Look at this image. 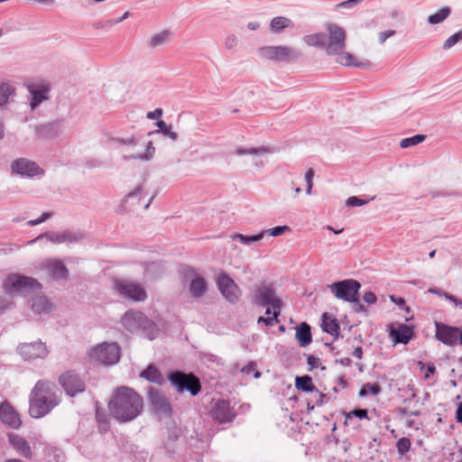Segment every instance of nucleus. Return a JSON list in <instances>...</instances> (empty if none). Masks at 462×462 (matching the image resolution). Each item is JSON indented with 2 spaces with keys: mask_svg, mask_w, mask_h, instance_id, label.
I'll list each match as a JSON object with an SVG mask.
<instances>
[{
  "mask_svg": "<svg viewBox=\"0 0 462 462\" xmlns=\"http://www.w3.org/2000/svg\"><path fill=\"white\" fill-rule=\"evenodd\" d=\"M217 285L226 300L231 303L238 301L241 291L230 276L225 273L218 274Z\"/></svg>",
  "mask_w": 462,
  "mask_h": 462,
  "instance_id": "nucleus-13",
  "label": "nucleus"
},
{
  "mask_svg": "<svg viewBox=\"0 0 462 462\" xmlns=\"http://www.w3.org/2000/svg\"><path fill=\"white\" fill-rule=\"evenodd\" d=\"M41 287L37 280L20 274H11L4 282L5 291L10 295L28 294Z\"/></svg>",
  "mask_w": 462,
  "mask_h": 462,
  "instance_id": "nucleus-6",
  "label": "nucleus"
},
{
  "mask_svg": "<svg viewBox=\"0 0 462 462\" xmlns=\"http://www.w3.org/2000/svg\"><path fill=\"white\" fill-rule=\"evenodd\" d=\"M0 420L14 429H17L21 425L18 413L7 402L0 405Z\"/></svg>",
  "mask_w": 462,
  "mask_h": 462,
  "instance_id": "nucleus-22",
  "label": "nucleus"
},
{
  "mask_svg": "<svg viewBox=\"0 0 462 462\" xmlns=\"http://www.w3.org/2000/svg\"><path fill=\"white\" fill-rule=\"evenodd\" d=\"M353 310L355 312H365L366 308L359 301L358 297L356 296V301L354 302Z\"/></svg>",
  "mask_w": 462,
  "mask_h": 462,
  "instance_id": "nucleus-58",
  "label": "nucleus"
},
{
  "mask_svg": "<svg viewBox=\"0 0 462 462\" xmlns=\"http://www.w3.org/2000/svg\"><path fill=\"white\" fill-rule=\"evenodd\" d=\"M411 445V440L409 438H406V437L401 438L396 443L398 453L400 455H404L405 453H407L410 450Z\"/></svg>",
  "mask_w": 462,
  "mask_h": 462,
  "instance_id": "nucleus-43",
  "label": "nucleus"
},
{
  "mask_svg": "<svg viewBox=\"0 0 462 462\" xmlns=\"http://www.w3.org/2000/svg\"><path fill=\"white\" fill-rule=\"evenodd\" d=\"M92 363H98L104 365H110L117 363L120 358V347L116 343H106L97 345L88 353Z\"/></svg>",
  "mask_w": 462,
  "mask_h": 462,
  "instance_id": "nucleus-7",
  "label": "nucleus"
},
{
  "mask_svg": "<svg viewBox=\"0 0 462 462\" xmlns=\"http://www.w3.org/2000/svg\"><path fill=\"white\" fill-rule=\"evenodd\" d=\"M350 415H354L355 417L359 418V419H365V418H367L368 413H367V411L365 409H356V410L350 411L348 416H350Z\"/></svg>",
  "mask_w": 462,
  "mask_h": 462,
  "instance_id": "nucleus-56",
  "label": "nucleus"
},
{
  "mask_svg": "<svg viewBox=\"0 0 462 462\" xmlns=\"http://www.w3.org/2000/svg\"><path fill=\"white\" fill-rule=\"evenodd\" d=\"M24 86L30 94L28 104L32 111L50 99L51 84L48 80L35 78L26 81Z\"/></svg>",
  "mask_w": 462,
  "mask_h": 462,
  "instance_id": "nucleus-5",
  "label": "nucleus"
},
{
  "mask_svg": "<svg viewBox=\"0 0 462 462\" xmlns=\"http://www.w3.org/2000/svg\"><path fill=\"white\" fill-rule=\"evenodd\" d=\"M296 338L300 346L305 347L309 346L312 341L310 326L302 322L296 328Z\"/></svg>",
  "mask_w": 462,
  "mask_h": 462,
  "instance_id": "nucleus-26",
  "label": "nucleus"
},
{
  "mask_svg": "<svg viewBox=\"0 0 462 462\" xmlns=\"http://www.w3.org/2000/svg\"><path fill=\"white\" fill-rule=\"evenodd\" d=\"M15 93V88L7 83H0V106L7 103L9 97Z\"/></svg>",
  "mask_w": 462,
  "mask_h": 462,
  "instance_id": "nucleus-38",
  "label": "nucleus"
},
{
  "mask_svg": "<svg viewBox=\"0 0 462 462\" xmlns=\"http://www.w3.org/2000/svg\"><path fill=\"white\" fill-rule=\"evenodd\" d=\"M381 392V387L378 383H365L359 392L360 396H365L368 393L377 395Z\"/></svg>",
  "mask_w": 462,
  "mask_h": 462,
  "instance_id": "nucleus-42",
  "label": "nucleus"
},
{
  "mask_svg": "<svg viewBox=\"0 0 462 462\" xmlns=\"http://www.w3.org/2000/svg\"><path fill=\"white\" fill-rule=\"evenodd\" d=\"M143 193L144 189L143 185H138L133 191L129 192L122 200V211H134L139 206H143L144 209H147L151 205L152 199H154L155 195L152 196L146 203L143 204L142 199Z\"/></svg>",
  "mask_w": 462,
  "mask_h": 462,
  "instance_id": "nucleus-14",
  "label": "nucleus"
},
{
  "mask_svg": "<svg viewBox=\"0 0 462 462\" xmlns=\"http://www.w3.org/2000/svg\"><path fill=\"white\" fill-rule=\"evenodd\" d=\"M361 288L358 281L353 279H346L340 282H335L328 285V289L338 300L347 302L356 301V296Z\"/></svg>",
  "mask_w": 462,
  "mask_h": 462,
  "instance_id": "nucleus-9",
  "label": "nucleus"
},
{
  "mask_svg": "<svg viewBox=\"0 0 462 462\" xmlns=\"http://www.w3.org/2000/svg\"><path fill=\"white\" fill-rule=\"evenodd\" d=\"M115 291L125 299L134 301H143L147 293L142 284L128 280L117 279L114 281Z\"/></svg>",
  "mask_w": 462,
  "mask_h": 462,
  "instance_id": "nucleus-12",
  "label": "nucleus"
},
{
  "mask_svg": "<svg viewBox=\"0 0 462 462\" xmlns=\"http://www.w3.org/2000/svg\"><path fill=\"white\" fill-rule=\"evenodd\" d=\"M367 202H368V200L359 199L355 196L349 197L346 201V205L350 206V207H361V206L365 205Z\"/></svg>",
  "mask_w": 462,
  "mask_h": 462,
  "instance_id": "nucleus-48",
  "label": "nucleus"
},
{
  "mask_svg": "<svg viewBox=\"0 0 462 462\" xmlns=\"http://www.w3.org/2000/svg\"><path fill=\"white\" fill-rule=\"evenodd\" d=\"M17 350L20 356L28 361L37 358L43 359L49 354V350L42 341L20 344Z\"/></svg>",
  "mask_w": 462,
  "mask_h": 462,
  "instance_id": "nucleus-15",
  "label": "nucleus"
},
{
  "mask_svg": "<svg viewBox=\"0 0 462 462\" xmlns=\"http://www.w3.org/2000/svg\"><path fill=\"white\" fill-rule=\"evenodd\" d=\"M243 373H245L246 374H250L251 373H254V377L258 379L261 377V373L256 370V365L254 363H250L246 366H245L242 369Z\"/></svg>",
  "mask_w": 462,
  "mask_h": 462,
  "instance_id": "nucleus-49",
  "label": "nucleus"
},
{
  "mask_svg": "<svg viewBox=\"0 0 462 462\" xmlns=\"http://www.w3.org/2000/svg\"><path fill=\"white\" fill-rule=\"evenodd\" d=\"M39 135L46 138H54L62 132V125L59 121L39 125L36 129Z\"/></svg>",
  "mask_w": 462,
  "mask_h": 462,
  "instance_id": "nucleus-24",
  "label": "nucleus"
},
{
  "mask_svg": "<svg viewBox=\"0 0 462 462\" xmlns=\"http://www.w3.org/2000/svg\"><path fill=\"white\" fill-rule=\"evenodd\" d=\"M451 14V9L448 6L442 7L437 13L430 14L428 17V23L430 24H438L445 21Z\"/></svg>",
  "mask_w": 462,
  "mask_h": 462,
  "instance_id": "nucleus-36",
  "label": "nucleus"
},
{
  "mask_svg": "<svg viewBox=\"0 0 462 462\" xmlns=\"http://www.w3.org/2000/svg\"><path fill=\"white\" fill-rule=\"evenodd\" d=\"M8 441L19 456L24 458H31L32 457V447L23 437L12 432L8 434Z\"/></svg>",
  "mask_w": 462,
  "mask_h": 462,
  "instance_id": "nucleus-21",
  "label": "nucleus"
},
{
  "mask_svg": "<svg viewBox=\"0 0 462 462\" xmlns=\"http://www.w3.org/2000/svg\"><path fill=\"white\" fill-rule=\"evenodd\" d=\"M32 309L37 314L47 313L51 310V305L44 296H35L32 300Z\"/></svg>",
  "mask_w": 462,
  "mask_h": 462,
  "instance_id": "nucleus-33",
  "label": "nucleus"
},
{
  "mask_svg": "<svg viewBox=\"0 0 462 462\" xmlns=\"http://www.w3.org/2000/svg\"><path fill=\"white\" fill-rule=\"evenodd\" d=\"M258 52L261 57L273 61L291 62L300 56L299 51L285 45L264 46L260 48Z\"/></svg>",
  "mask_w": 462,
  "mask_h": 462,
  "instance_id": "nucleus-10",
  "label": "nucleus"
},
{
  "mask_svg": "<svg viewBox=\"0 0 462 462\" xmlns=\"http://www.w3.org/2000/svg\"><path fill=\"white\" fill-rule=\"evenodd\" d=\"M169 381L179 393L186 391L195 396L201 389L199 380L192 374L175 371L169 375Z\"/></svg>",
  "mask_w": 462,
  "mask_h": 462,
  "instance_id": "nucleus-8",
  "label": "nucleus"
},
{
  "mask_svg": "<svg viewBox=\"0 0 462 462\" xmlns=\"http://www.w3.org/2000/svg\"><path fill=\"white\" fill-rule=\"evenodd\" d=\"M211 415L214 420H217L219 423H226L234 420L236 412L230 406L229 402L219 400L214 404Z\"/></svg>",
  "mask_w": 462,
  "mask_h": 462,
  "instance_id": "nucleus-19",
  "label": "nucleus"
},
{
  "mask_svg": "<svg viewBox=\"0 0 462 462\" xmlns=\"http://www.w3.org/2000/svg\"><path fill=\"white\" fill-rule=\"evenodd\" d=\"M51 216V213H49V212H45V213L42 214V216H41L39 218L34 219V220H30V221L28 222V224H29L30 226H37V225H39V224H41V223L44 222L45 220H47Z\"/></svg>",
  "mask_w": 462,
  "mask_h": 462,
  "instance_id": "nucleus-54",
  "label": "nucleus"
},
{
  "mask_svg": "<svg viewBox=\"0 0 462 462\" xmlns=\"http://www.w3.org/2000/svg\"><path fill=\"white\" fill-rule=\"evenodd\" d=\"M237 43V38L234 34L228 35L225 40V47L226 49H233Z\"/></svg>",
  "mask_w": 462,
  "mask_h": 462,
  "instance_id": "nucleus-53",
  "label": "nucleus"
},
{
  "mask_svg": "<svg viewBox=\"0 0 462 462\" xmlns=\"http://www.w3.org/2000/svg\"><path fill=\"white\" fill-rule=\"evenodd\" d=\"M326 30L328 35L325 45L328 55H336L337 62L344 66H354L363 69L371 67L369 60L357 61L352 54L345 51L346 33L341 26L336 23H328L326 26Z\"/></svg>",
  "mask_w": 462,
  "mask_h": 462,
  "instance_id": "nucleus-3",
  "label": "nucleus"
},
{
  "mask_svg": "<svg viewBox=\"0 0 462 462\" xmlns=\"http://www.w3.org/2000/svg\"><path fill=\"white\" fill-rule=\"evenodd\" d=\"M111 416L119 422H129L136 419L143 410L142 396L128 386L116 387L108 402Z\"/></svg>",
  "mask_w": 462,
  "mask_h": 462,
  "instance_id": "nucleus-1",
  "label": "nucleus"
},
{
  "mask_svg": "<svg viewBox=\"0 0 462 462\" xmlns=\"http://www.w3.org/2000/svg\"><path fill=\"white\" fill-rule=\"evenodd\" d=\"M263 237V233H259L254 236H245L242 234H236L232 236L233 240H238L241 244L250 245L253 242L260 241Z\"/></svg>",
  "mask_w": 462,
  "mask_h": 462,
  "instance_id": "nucleus-39",
  "label": "nucleus"
},
{
  "mask_svg": "<svg viewBox=\"0 0 462 462\" xmlns=\"http://www.w3.org/2000/svg\"><path fill=\"white\" fill-rule=\"evenodd\" d=\"M45 237L48 238L53 244H62L64 243V233H46L44 235Z\"/></svg>",
  "mask_w": 462,
  "mask_h": 462,
  "instance_id": "nucleus-47",
  "label": "nucleus"
},
{
  "mask_svg": "<svg viewBox=\"0 0 462 462\" xmlns=\"http://www.w3.org/2000/svg\"><path fill=\"white\" fill-rule=\"evenodd\" d=\"M294 27L293 22L285 16H276L270 22V32L273 33H281L286 29Z\"/></svg>",
  "mask_w": 462,
  "mask_h": 462,
  "instance_id": "nucleus-25",
  "label": "nucleus"
},
{
  "mask_svg": "<svg viewBox=\"0 0 462 462\" xmlns=\"http://www.w3.org/2000/svg\"><path fill=\"white\" fill-rule=\"evenodd\" d=\"M308 364L312 367V368H316L318 367L319 364V358L318 357H315L314 356H310L308 357Z\"/></svg>",
  "mask_w": 462,
  "mask_h": 462,
  "instance_id": "nucleus-60",
  "label": "nucleus"
},
{
  "mask_svg": "<svg viewBox=\"0 0 462 462\" xmlns=\"http://www.w3.org/2000/svg\"><path fill=\"white\" fill-rule=\"evenodd\" d=\"M326 41H327V34L322 32L313 33L305 35L303 37V42L312 47H318L324 49L326 51Z\"/></svg>",
  "mask_w": 462,
  "mask_h": 462,
  "instance_id": "nucleus-32",
  "label": "nucleus"
},
{
  "mask_svg": "<svg viewBox=\"0 0 462 462\" xmlns=\"http://www.w3.org/2000/svg\"><path fill=\"white\" fill-rule=\"evenodd\" d=\"M439 295H443L448 300L451 301L454 303V305L462 310V300L455 297L454 295L452 294H449L448 292H442V293H439Z\"/></svg>",
  "mask_w": 462,
  "mask_h": 462,
  "instance_id": "nucleus-50",
  "label": "nucleus"
},
{
  "mask_svg": "<svg viewBox=\"0 0 462 462\" xmlns=\"http://www.w3.org/2000/svg\"><path fill=\"white\" fill-rule=\"evenodd\" d=\"M140 376L157 384H162L164 382L163 375L153 365H148V367L140 374Z\"/></svg>",
  "mask_w": 462,
  "mask_h": 462,
  "instance_id": "nucleus-31",
  "label": "nucleus"
},
{
  "mask_svg": "<svg viewBox=\"0 0 462 462\" xmlns=\"http://www.w3.org/2000/svg\"><path fill=\"white\" fill-rule=\"evenodd\" d=\"M269 152V149L266 147H258V148H236L235 151V154L241 156V155H259L263 153Z\"/></svg>",
  "mask_w": 462,
  "mask_h": 462,
  "instance_id": "nucleus-40",
  "label": "nucleus"
},
{
  "mask_svg": "<svg viewBox=\"0 0 462 462\" xmlns=\"http://www.w3.org/2000/svg\"><path fill=\"white\" fill-rule=\"evenodd\" d=\"M257 322L263 323L266 326L273 327L274 324L278 323L279 320H278V316L273 315V317H267V318L259 317Z\"/></svg>",
  "mask_w": 462,
  "mask_h": 462,
  "instance_id": "nucleus-51",
  "label": "nucleus"
},
{
  "mask_svg": "<svg viewBox=\"0 0 462 462\" xmlns=\"http://www.w3.org/2000/svg\"><path fill=\"white\" fill-rule=\"evenodd\" d=\"M402 413L406 416H419L420 412L417 411H411L408 408H404L402 411Z\"/></svg>",
  "mask_w": 462,
  "mask_h": 462,
  "instance_id": "nucleus-61",
  "label": "nucleus"
},
{
  "mask_svg": "<svg viewBox=\"0 0 462 462\" xmlns=\"http://www.w3.org/2000/svg\"><path fill=\"white\" fill-rule=\"evenodd\" d=\"M456 419L458 423H462V402L457 406L456 411Z\"/></svg>",
  "mask_w": 462,
  "mask_h": 462,
  "instance_id": "nucleus-62",
  "label": "nucleus"
},
{
  "mask_svg": "<svg viewBox=\"0 0 462 462\" xmlns=\"http://www.w3.org/2000/svg\"><path fill=\"white\" fill-rule=\"evenodd\" d=\"M61 393L51 381L39 380L29 395V414L40 419L49 414L60 402Z\"/></svg>",
  "mask_w": 462,
  "mask_h": 462,
  "instance_id": "nucleus-2",
  "label": "nucleus"
},
{
  "mask_svg": "<svg viewBox=\"0 0 462 462\" xmlns=\"http://www.w3.org/2000/svg\"><path fill=\"white\" fill-rule=\"evenodd\" d=\"M295 386L297 389L306 393L317 391L316 386L312 383L311 377L309 375L297 376L295 380Z\"/></svg>",
  "mask_w": 462,
  "mask_h": 462,
  "instance_id": "nucleus-35",
  "label": "nucleus"
},
{
  "mask_svg": "<svg viewBox=\"0 0 462 462\" xmlns=\"http://www.w3.org/2000/svg\"><path fill=\"white\" fill-rule=\"evenodd\" d=\"M363 300H365V302H366L367 304H374L376 302L377 300V298H376V295L372 292V291H366L365 294H364V297H363Z\"/></svg>",
  "mask_w": 462,
  "mask_h": 462,
  "instance_id": "nucleus-55",
  "label": "nucleus"
},
{
  "mask_svg": "<svg viewBox=\"0 0 462 462\" xmlns=\"http://www.w3.org/2000/svg\"><path fill=\"white\" fill-rule=\"evenodd\" d=\"M158 126V130L154 133H162L164 136L171 139L172 141H176L178 138V134L172 130L171 125H167L166 123L162 120H160L156 123Z\"/></svg>",
  "mask_w": 462,
  "mask_h": 462,
  "instance_id": "nucleus-37",
  "label": "nucleus"
},
{
  "mask_svg": "<svg viewBox=\"0 0 462 462\" xmlns=\"http://www.w3.org/2000/svg\"><path fill=\"white\" fill-rule=\"evenodd\" d=\"M162 115V108H156L153 111L148 112L147 118L151 120L158 119Z\"/></svg>",
  "mask_w": 462,
  "mask_h": 462,
  "instance_id": "nucleus-57",
  "label": "nucleus"
},
{
  "mask_svg": "<svg viewBox=\"0 0 462 462\" xmlns=\"http://www.w3.org/2000/svg\"><path fill=\"white\" fill-rule=\"evenodd\" d=\"M118 142L122 144L134 146L137 143V140L134 137H129V138H122L118 140Z\"/></svg>",
  "mask_w": 462,
  "mask_h": 462,
  "instance_id": "nucleus-59",
  "label": "nucleus"
},
{
  "mask_svg": "<svg viewBox=\"0 0 462 462\" xmlns=\"http://www.w3.org/2000/svg\"><path fill=\"white\" fill-rule=\"evenodd\" d=\"M11 168L13 172L29 178L43 175L44 173V171L36 162L25 158H20L13 162Z\"/></svg>",
  "mask_w": 462,
  "mask_h": 462,
  "instance_id": "nucleus-17",
  "label": "nucleus"
},
{
  "mask_svg": "<svg viewBox=\"0 0 462 462\" xmlns=\"http://www.w3.org/2000/svg\"><path fill=\"white\" fill-rule=\"evenodd\" d=\"M426 139L424 134H416L411 137L404 138L401 141L400 146L402 148H409L422 143Z\"/></svg>",
  "mask_w": 462,
  "mask_h": 462,
  "instance_id": "nucleus-41",
  "label": "nucleus"
},
{
  "mask_svg": "<svg viewBox=\"0 0 462 462\" xmlns=\"http://www.w3.org/2000/svg\"><path fill=\"white\" fill-rule=\"evenodd\" d=\"M391 335L394 337L395 343L407 344L412 337V328L407 325H401L398 329H392Z\"/></svg>",
  "mask_w": 462,
  "mask_h": 462,
  "instance_id": "nucleus-28",
  "label": "nucleus"
},
{
  "mask_svg": "<svg viewBox=\"0 0 462 462\" xmlns=\"http://www.w3.org/2000/svg\"><path fill=\"white\" fill-rule=\"evenodd\" d=\"M247 27L252 31H255L260 28V23L258 22H250L248 23Z\"/></svg>",
  "mask_w": 462,
  "mask_h": 462,
  "instance_id": "nucleus-64",
  "label": "nucleus"
},
{
  "mask_svg": "<svg viewBox=\"0 0 462 462\" xmlns=\"http://www.w3.org/2000/svg\"><path fill=\"white\" fill-rule=\"evenodd\" d=\"M459 41H462V31H459V32L454 33L453 35H451L450 37H448L443 43V49L448 50L451 47H453Z\"/></svg>",
  "mask_w": 462,
  "mask_h": 462,
  "instance_id": "nucleus-45",
  "label": "nucleus"
},
{
  "mask_svg": "<svg viewBox=\"0 0 462 462\" xmlns=\"http://www.w3.org/2000/svg\"><path fill=\"white\" fill-rule=\"evenodd\" d=\"M171 32L163 30L158 33L153 34L147 42V46L151 49H155L160 46L167 44L171 38Z\"/></svg>",
  "mask_w": 462,
  "mask_h": 462,
  "instance_id": "nucleus-29",
  "label": "nucleus"
},
{
  "mask_svg": "<svg viewBox=\"0 0 462 462\" xmlns=\"http://www.w3.org/2000/svg\"><path fill=\"white\" fill-rule=\"evenodd\" d=\"M321 327L323 331L326 333L330 334L331 336L335 337L336 338L339 336V324L337 320L335 318H332L328 313H324L322 315V323Z\"/></svg>",
  "mask_w": 462,
  "mask_h": 462,
  "instance_id": "nucleus-27",
  "label": "nucleus"
},
{
  "mask_svg": "<svg viewBox=\"0 0 462 462\" xmlns=\"http://www.w3.org/2000/svg\"><path fill=\"white\" fill-rule=\"evenodd\" d=\"M436 337L439 341L448 346H454L457 344L461 332L459 328L448 327L438 322L436 323Z\"/></svg>",
  "mask_w": 462,
  "mask_h": 462,
  "instance_id": "nucleus-20",
  "label": "nucleus"
},
{
  "mask_svg": "<svg viewBox=\"0 0 462 462\" xmlns=\"http://www.w3.org/2000/svg\"><path fill=\"white\" fill-rule=\"evenodd\" d=\"M64 243H76L80 241L84 236L83 234L78 232H70V231H64Z\"/></svg>",
  "mask_w": 462,
  "mask_h": 462,
  "instance_id": "nucleus-46",
  "label": "nucleus"
},
{
  "mask_svg": "<svg viewBox=\"0 0 462 462\" xmlns=\"http://www.w3.org/2000/svg\"><path fill=\"white\" fill-rule=\"evenodd\" d=\"M291 228L289 226H279L270 229L263 230L260 233L267 234L272 236H279L284 234L286 231H290Z\"/></svg>",
  "mask_w": 462,
  "mask_h": 462,
  "instance_id": "nucleus-44",
  "label": "nucleus"
},
{
  "mask_svg": "<svg viewBox=\"0 0 462 462\" xmlns=\"http://www.w3.org/2000/svg\"><path fill=\"white\" fill-rule=\"evenodd\" d=\"M393 35H395L394 30H386V31L381 32L378 34V42L380 44H383L388 38H390Z\"/></svg>",
  "mask_w": 462,
  "mask_h": 462,
  "instance_id": "nucleus-52",
  "label": "nucleus"
},
{
  "mask_svg": "<svg viewBox=\"0 0 462 462\" xmlns=\"http://www.w3.org/2000/svg\"><path fill=\"white\" fill-rule=\"evenodd\" d=\"M47 269L54 279H66L69 271L60 261H51L47 263Z\"/></svg>",
  "mask_w": 462,
  "mask_h": 462,
  "instance_id": "nucleus-30",
  "label": "nucleus"
},
{
  "mask_svg": "<svg viewBox=\"0 0 462 462\" xmlns=\"http://www.w3.org/2000/svg\"><path fill=\"white\" fill-rule=\"evenodd\" d=\"M121 323L126 330L130 332L142 331L149 339H153L158 334L157 327L153 321L141 311L134 310L126 311L121 318Z\"/></svg>",
  "mask_w": 462,
  "mask_h": 462,
  "instance_id": "nucleus-4",
  "label": "nucleus"
},
{
  "mask_svg": "<svg viewBox=\"0 0 462 462\" xmlns=\"http://www.w3.org/2000/svg\"><path fill=\"white\" fill-rule=\"evenodd\" d=\"M149 401L157 413L164 417L171 415V406L163 393L159 390L151 388L149 391Z\"/></svg>",
  "mask_w": 462,
  "mask_h": 462,
  "instance_id": "nucleus-18",
  "label": "nucleus"
},
{
  "mask_svg": "<svg viewBox=\"0 0 462 462\" xmlns=\"http://www.w3.org/2000/svg\"><path fill=\"white\" fill-rule=\"evenodd\" d=\"M59 383L68 395L73 397L85 391V383L75 373L69 371L59 376Z\"/></svg>",
  "mask_w": 462,
  "mask_h": 462,
  "instance_id": "nucleus-16",
  "label": "nucleus"
},
{
  "mask_svg": "<svg viewBox=\"0 0 462 462\" xmlns=\"http://www.w3.org/2000/svg\"><path fill=\"white\" fill-rule=\"evenodd\" d=\"M207 289L208 284L205 279L196 274L189 283V291L193 298L200 299L205 295Z\"/></svg>",
  "mask_w": 462,
  "mask_h": 462,
  "instance_id": "nucleus-23",
  "label": "nucleus"
},
{
  "mask_svg": "<svg viewBox=\"0 0 462 462\" xmlns=\"http://www.w3.org/2000/svg\"><path fill=\"white\" fill-rule=\"evenodd\" d=\"M353 356L358 359H361L363 356V349L361 346H356L353 351Z\"/></svg>",
  "mask_w": 462,
  "mask_h": 462,
  "instance_id": "nucleus-63",
  "label": "nucleus"
},
{
  "mask_svg": "<svg viewBox=\"0 0 462 462\" xmlns=\"http://www.w3.org/2000/svg\"><path fill=\"white\" fill-rule=\"evenodd\" d=\"M254 303L257 306H271L273 315L279 316L282 309V300L277 297L275 290L271 285L262 284L255 290Z\"/></svg>",
  "mask_w": 462,
  "mask_h": 462,
  "instance_id": "nucleus-11",
  "label": "nucleus"
},
{
  "mask_svg": "<svg viewBox=\"0 0 462 462\" xmlns=\"http://www.w3.org/2000/svg\"><path fill=\"white\" fill-rule=\"evenodd\" d=\"M154 153H155V147L153 146L152 142L150 141L146 144L145 152L143 153L125 155L124 159L125 160L134 159V160H138V161H142V162H146V161L152 160L154 156Z\"/></svg>",
  "mask_w": 462,
  "mask_h": 462,
  "instance_id": "nucleus-34",
  "label": "nucleus"
}]
</instances>
